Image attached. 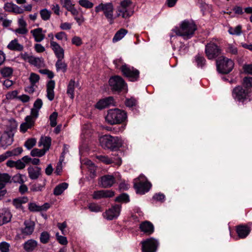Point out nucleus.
<instances>
[{"label":"nucleus","instance_id":"nucleus-38","mask_svg":"<svg viewBox=\"0 0 252 252\" xmlns=\"http://www.w3.org/2000/svg\"><path fill=\"white\" fill-rule=\"evenodd\" d=\"M228 32L231 35H239L242 33V26L237 25L235 27H230Z\"/></svg>","mask_w":252,"mask_h":252},{"label":"nucleus","instance_id":"nucleus-9","mask_svg":"<svg viewBox=\"0 0 252 252\" xmlns=\"http://www.w3.org/2000/svg\"><path fill=\"white\" fill-rule=\"evenodd\" d=\"M142 252H156L159 243L158 240L151 237L141 242Z\"/></svg>","mask_w":252,"mask_h":252},{"label":"nucleus","instance_id":"nucleus-59","mask_svg":"<svg viewBox=\"0 0 252 252\" xmlns=\"http://www.w3.org/2000/svg\"><path fill=\"white\" fill-rule=\"evenodd\" d=\"M137 101L133 98H127L125 101V104L127 107H131L136 104Z\"/></svg>","mask_w":252,"mask_h":252},{"label":"nucleus","instance_id":"nucleus-55","mask_svg":"<svg viewBox=\"0 0 252 252\" xmlns=\"http://www.w3.org/2000/svg\"><path fill=\"white\" fill-rule=\"evenodd\" d=\"M30 81L31 84L34 85L38 82L39 80V76L35 73H32L30 76Z\"/></svg>","mask_w":252,"mask_h":252},{"label":"nucleus","instance_id":"nucleus-49","mask_svg":"<svg viewBox=\"0 0 252 252\" xmlns=\"http://www.w3.org/2000/svg\"><path fill=\"white\" fill-rule=\"evenodd\" d=\"M226 51L232 55H237L238 53L237 48L233 44H228L226 49Z\"/></svg>","mask_w":252,"mask_h":252},{"label":"nucleus","instance_id":"nucleus-37","mask_svg":"<svg viewBox=\"0 0 252 252\" xmlns=\"http://www.w3.org/2000/svg\"><path fill=\"white\" fill-rule=\"evenodd\" d=\"M127 31L124 29L119 30L115 34L113 38V42H116L122 39L125 35L127 33Z\"/></svg>","mask_w":252,"mask_h":252},{"label":"nucleus","instance_id":"nucleus-23","mask_svg":"<svg viewBox=\"0 0 252 252\" xmlns=\"http://www.w3.org/2000/svg\"><path fill=\"white\" fill-rule=\"evenodd\" d=\"M12 215L10 212L5 209H0V226L9 222Z\"/></svg>","mask_w":252,"mask_h":252},{"label":"nucleus","instance_id":"nucleus-50","mask_svg":"<svg viewBox=\"0 0 252 252\" xmlns=\"http://www.w3.org/2000/svg\"><path fill=\"white\" fill-rule=\"evenodd\" d=\"M55 36L59 40L65 41L67 40V34L63 32H57Z\"/></svg>","mask_w":252,"mask_h":252},{"label":"nucleus","instance_id":"nucleus-8","mask_svg":"<svg viewBox=\"0 0 252 252\" xmlns=\"http://www.w3.org/2000/svg\"><path fill=\"white\" fill-rule=\"evenodd\" d=\"M124 75L128 78L130 81H136L139 77V71L133 66L125 64L121 67Z\"/></svg>","mask_w":252,"mask_h":252},{"label":"nucleus","instance_id":"nucleus-17","mask_svg":"<svg viewBox=\"0 0 252 252\" xmlns=\"http://www.w3.org/2000/svg\"><path fill=\"white\" fill-rule=\"evenodd\" d=\"M114 195V192L111 190H100L95 191L93 194L94 199H100L103 198H110Z\"/></svg>","mask_w":252,"mask_h":252},{"label":"nucleus","instance_id":"nucleus-53","mask_svg":"<svg viewBox=\"0 0 252 252\" xmlns=\"http://www.w3.org/2000/svg\"><path fill=\"white\" fill-rule=\"evenodd\" d=\"M45 184H35L32 186L31 189L33 191H42L44 188Z\"/></svg>","mask_w":252,"mask_h":252},{"label":"nucleus","instance_id":"nucleus-62","mask_svg":"<svg viewBox=\"0 0 252 252\" xmlns=\"http://www.w3.org/2000/svg\"><path fill=\"white\" fill-rule=\"evenodd\" d=\"M66 10L68 11H69L72 15L74 16H77L79 14V11L78 10L74 7V4H73L69 7H68Z\"/></svg>","mask_w":252,"mask_h":252},{"label":"nucleus","instance_id":"nucleus-33","mask_svg":"<svg viewBox=\"0 0 252 252\" xmlns=\"http://www.w3.org/2000/svg\"><path fill=\"white\" fill-rule=\"evenodd\" d=\"M63 60V59H58L56 63L55 66L58 72L62 71L64 73L67 70V64Z\"/></svg>","mask_w":252,"mask_h":252},{"label":"nucleus","instance_id":"nucleus-52","mask_svg":"<svg viewBox=\"0 0 252 252\" xmlns=\"http://www.w3.org/2000/svg\"><path fill=\"white\" fill-rule=\"evenodd\" d=\"M116 201L118 202H128L129 201V196L126 193H123L116 198Z\"/></svg>","mask_w":252,"mask_h":252},{"label":"nucleus","instance_id":"nucleus-32","mask_svg":"<svg viewBox=\"0 0 252 252\" xmlns=\"http://www.w3.org/2000/svg\"><path fill=\"white\" fill-rule=\"evenodd\" d=\"M29 176L31 179L35 180L38 178L40 174V168L38 167H30L28 169Z\"/></svg>","mask_w":252,"mask_h":252},{"label":"nucleus","instance_id":"nucleus-31","mask_svg":"<svg viewBox=\"0 0 252 252\" xmlns=\"http://www.w3.org/2000/svg\"><path fill=\"white\" fill-rule=\"evenodd\" d=\"M8 183H11V176L7 173H0V185L1 188L5 189V186Z\"/></svg>","mask_w":252,"mask_h":252},{"label":"nucleus","instance_id":"nucleus-56","mask_svg":"<svg viewBox=\"0 0 252 252\" xmlns=\"http://www.w3.org/2000/svg\"><path fill=\"white\" fill-rule=\"evenodd\" d=\"M29 209L32 212H40V211H41L40 206L37 205L35 203H30L29 204Z\"/></svg>","mask_w":252,"mask_h":252},{"label":"nucleus","instance_id":"nucleus-12","mask_svg":"<svg viewBox=\"0 0 252 252\" xmlns=\"http://www.w3.org/2000/svg\"><path fill=\"white\" fill-rule=\"evenodd\" d=\"M250 92L248 90H245L241 86L236 87L232 91V96L234 99L244 102L247 99Z\"/></svg>","mask_w":252,"mask_h":252},{"label":"nucleus","instance_id":"nucleus-5","mask_svg":"<svg viewBox=\"0 0 252 252\" xmlns=\"http://www.w3.org/2000/svg\"><path fill=\"white\" fill-rule=\"evenodd\" d=\"M114 10V5L112 2L101 3L95 7V12L102 11L110 24L113 22Z\"/></svg>","mask_w":252,"mask_h":252},{"label":"nucleus","instance_id":"nucleus-28","mask_svg":"<svg viewBox=\"0 0 252 252\" xmlns=\"http://www.w3.org/2000/svg\"><path fill=\"white\" fill-rule=\"evenodd\" d=\"M236 231L240 238H245L250 233V228L246 225H239L237 226Z\"/></svg>","mask_w":252,"mask_h":252},{"label":"nucleus","instance_id":"nucleus-3","mask_svg":"<svg viewBox=\"0 0 252 252\" xmlns=\"http://www.w3.org/2000/svg\"><path fill=\"white\" fill-rule=\"evenodd\" d=\"M127 114L125 111L119 109H114L108 111L105 120L108 123L115 125L125 122Z\"/></svg>","mask_w":252,"mask_h":252},{"label":"nucleus","instance_id":"nucleus-20","mask_svg":"<svg viewBox=\"0 0 252 252\" xmlns=\"http://www.w3.org/2000/svg\"><path fill=\"white\" fill-rule=\"evenodd\" d=\"M30 32L33 36L34 41L36 42H40L45 38L46 31H43L41 28L31 30Z\"/></svg>","mask_w":252,"mask_h":252},{"label":"nucleus","instance_id":"nucleus-26","mask_svg":"<svg viewBox=\"0 0 252 252\" xmlns=\"http://www.w3.org/2000/svg\"><path fill=\"white\" fill-rule=\"evenodd\" d=\"M43 105V102L41 99H37L33 104V107L31 109V115L34 118H37L38 116L39 111Z\"/></svg>","mask_w":252,"mask_h":252},{"label":"nucleus","instance_id":"nucleus-10","mask_svg":"<svg viewBox=\"0 0 252 252\" xmlns=\"http://www.w3.org/2000/svg\"><path fill=\"white\" fill-rule=\"evenodd\" d=\"M131 5V1L130 0H122L118 9V16H121L125 19L131 16L133 13L132 11L130 10Z\"/></svg>","mask_w":252,"mask_h":252},{"label":"nucleus","instance_id":"nucleus-29","mask_svg":"<svg viewBox=\"0 0 252 252\" xmlns=\"http://www.w3.org/2000/svg\"><path fill=\"white\" fill-rule=\"evenodd\" d=\"M51 139L50 137L47 136H42L38 142V146L41 147L43 146V149L47 152L48 150H49L51 146Z\"/></svg>","mask_w":252,"mask_h":252},{"label":"nucleus","instance_id":"nucleus-24","mask_svg":"<svg viewBox=\"0 0 252 252\" xmlns=\"http://www.w3.org/2000/svg\"><path fill=\"white\" fill-rule=\"evenodd\" d=\"M140 229L141 231L148 234H151L154 231V225L148 221L142 222L140 225Z\"/></svg>","mask_w":252,"mask_h":252},{"label":"nucleus","instance_id":"nucleus-14","mask_svg":"<svg viewBox=\"0 0 252 252\" xmlns=\"http://www.w3.org/2000/svg\"><path fill=\"white\" fill-rule=\"evenodd\" d=\"M117 173L114 175H105L100 178V185L102 188L111 187L116 182Z\"/></svg>","mask_w":252,"mask_h":252},{"label":"nucleus","instance_id":"nucleus-35","mask_svg":"<svg viewBox=\"0 0 252 252\" xmlns=\"http://www.w3.org/2000/svg\"><path fill=\"white\" fill-rule=\"evenodd\" d=\"M68 185L66 183H62L57 186L54 189V194L55 195H61L68 188Z\"/></svg>","mask_w":252,"mask_h":252},{"label":"nucleus","instance_id":"nucleus-43","mask_svg":"<svg viewBox=\"0 0 252 252\" xmlns=\"http://www.w3.org/2000/svg\"><path fill=\"white\" fill-rule=\"evenodd\" d=\"M13 72V69L12 68L9 67H5L2 68L0 70V73L2 76L4 77H9L12 75Z\"/></svg>","mask_w":252,"mask_h":252},{"label":"nucleus","instance_id":"nucleus-47","mask_svg":"<svg viewBox=\"0 0 252 252\" xmlns=\"http://www.w3.org/2000/svg\"><path fill=\"white\" fill-rule=\"evenodd\" d=\"M50 239V234L46 231H44L41 233L40 236V241L43 244H46L48 242Z\"/></svg>","mask_w":252,"mask_h":252},{"label":"nucleus","instance_id":"nucleus-41","mask_svg":"<svg viewBox=\"0 0 252 252\" xmlns=\"http://www.w3.org/2000/svg\"><path fill=\"white\" fill-rule=\"evenodd\" d=\"M46 151L42 149H38L37 148L33 149L31 152V155L32 157H41L43 156H44L45 154Z\"/></svg>","mask_w":252,"mask_h":252},{"label":"nucleus","instance_id":"nucleus-39","mask_svg":"<svg viewBox=\"0 0 252 252\" xmlns=\"http://www.w3.org/2000/svg\"><path fill=\"white\" fill-rule=\"evenodd\" d=\"M122 155L121 152H118L117 154H114L113 157L111 158L112 163L115 164L117 165L120 166L122 164V159L121 156Z\"/></svg>","mask_w":252,"mask_h":252},{"label":"nucleus","instance_id":"nucleus-51","mask_svg":"<svg viewBox=\"0 0 252 252\" xmlns=\"http://www.w3.org/2000/svg\"><path fill=\"white\" fill-rule=\"evenodd\" d=\"M243 84L246 88L252 87V77L247 76L244 77Z\"/></svg>","mask_w":252,"mask_h":252},{"label":"nucleus","instance_id":"nucleus-21","mask_svg":"<svg viewBox=\"0 0 252 252\" xmlns=\"http://www.w3.org/2000/svg\"><path fill=\"white\" fill-rule=\"evenodd\" d=\"M25 227L22 229V233L24 235H30L34 231L35 223L33 221L27 220L24 221Z\"/></svg>","mask_w":252,"mask_h":252},{"label":"nucleus","instance_id":"nucleus-61","mask_svg":"<svg viewBox=\"0 0 252 252\" xmlns=\"http://www.w3.org/2000/svg\"><path fill=\"white\" fill-rule=\"evenodd\" d=\"M20 58L25 61L30 63L32 56L29 54L27 52L21 53L20 54Z\"/></svg>","mask_w":252,"mask_h":252},{"label":"nucleus","instance_id":"nucleus-22","mask_svg":"<svg viewBox=\"0 0 252 252\" xmlns=\"http://www.w3.org/2000/svg\"><path fill=\"white\" fill-rule=\"evenodd\" d=\"M55 82L54 80H50L46 85V96L50 101H52L55 97L54 89Z\"/></svg>","mask_w":252,"mask_h":252},{"label":"nucleus","instance_id":"nucleus-64","mask_svg":"<svg viewBox=\"0 0 252 252\" xmlns=\"http://www.w3.org/2000/svg\"><path fill=\"white\" fill-rule=\"evenodd\" d=\"M243 68L246 73L252 75V64H244Z\"/></svg>","mask_w":252,"mask_h":252},{"label":"nucleus","instance_id":"nucleus-1","mask_svg":"<svg viewBox=\"0 0 252 252\" xmlns=\"http://www.w3.org/2000/svg\"><path fill=\"white\" fill-rule=\"evenodd\" d=\"M196 30L195 24L192 21L185 20L183 21L179 28H176L173 30L177 35L182 36L184 39L190 38Z\"/></svg>","mask_w":252,"mask_h":252},{"label":"nucleus","instance_id":"nucleus-48","mask_svg":"<svg viewBox=\"0 0 252 252\" xmlns=\"http://www.w3.org/2000/svg\"><path fill=\"white\" fill-rule=\"evenodd\" d=\"M36 140L35 138L28 139L25 143V146L29 150L32 149L36 144Z\"/></svg>","mask_w":252,"mask_h":252},{"label":"nucleus","instance_id":"nucleus-34","mask_svg":"<svg viewBox=\"0 0 252 252\" xmlns=\"http://www.w3.org/2000/svg\"><path fill=\"white\" fill-rule=\"evenodd\" d=\"M28 198L27 197H21L14 199L13 200V204L16 208L20 209L22 208V205L23 204H25L28 202Z\"/></svg>","mask_w":252,"mask_h":252},{"label":"nucleus","instance_id":"nucleus-36","mask_svg":"<svg viewBox=\"0 0 252 252\" xmlns=\"http://www.w3.org/2000/svg\"><path fill=\"white\" fill-rule=\"evenodd\" d=\"M75 82L74 80H71L68 85L67 88L66 93L72 99L74 97V89H75Z\"/></svg>","mask_w":252,"mask_h":252},{"label":"nucleus","instance_id":"nucleus-44","mask_svg":"<svg viewBox=\"0 0 252 252\" xmlns=\"http://www.w3.org/2000/svg\"><path fill=\"white\" fill-rule=\"evenodd\" d=\"M195 60L198 67H202L205 64L206 60L203 56L197 55L195 58Z\"/></svg>","mask_w":252,"mask_h":252},{"label":"nucleus","instance_id":"nucleus-58","mask_svg":"<svg viewBox=\"0 0 252 252\" xmlns=\"http://www.w3.org/2000/svg\"><path fill=\"white\" fill-rule=\"evenodd\" d=\"M57 239L58 242L62 245H67L68 242L67 239L65 237L59 235V233H57L56 234Z\"/></svg>","mask_w":252,"mask_h":252},{"label":"nucleus","instance_id":"nucleus-13","mask_svg":"<svg viewBox=\"0 0 252 252\" xmlns=\"http://www.w3.org/2000/svg\"><path fill=\"white\" fill-rule=\"evenodd\" d=\"M121 210V205H116L113 206L103 214V217L108 220L117 219L120 215Z\"/></svg>","mask_w":252,"mask_h":252},{"label":"nucleus","instance_id":"nucleus-11","mask_svg":"<svg viewBox=\"0 0 252 252\" xmlns=\"http://www.w3.org/2000/svg\"><path fill=\"white\" fill-rule=\"evenodd\" d=\"M109 84L113 91L117 92L123 89L126 85L125 81L119 76H114L111 77L109 80Z\"/></svg>","mask_w":252,"mask_h":252},{"label":"nucleus","instance_id":"nucleus-42","mask_svg":"<svg viewBox=\"0 0 252 252\" xmlns=\"http://www.w3.org/2000/svg\"><path fill=\"white\" fill-rule=\"evenodd\" d=\"M79 5L86 8H91L94 6V3L89 0H79L78 1Z\"/></svg>","mask_w":252,"mask_h":252},{"label":"nucleus","instance_id":"nucleus-16","mask_svg":"<svg viewBox=\"0 0 252 252\" xmlns=\"http://www.w3.org/2000/svg\"><path fill=\"white\" fill-rule=\"evenodd\" d=\"M115 105L114 98L112 96H109L98 101L95 106L96 108L101 110L106 107Z\"/></svg>","mask_w":252,"mask_h":252},{"label":"nucleus","instance_id":"nucleus-4","mask_svg":"<svg viewBox=\"0 0 252 252\" xmlns=\"http://www.w3.org/2000/svg\"><path fill=\"white\" fill-rule=\"evenodd\" d=\"M218 71L221 74H228L230 72L234 65L233 61L224 56H221L216 61Z\"/></svg>","mask_w":252,"mask_h":252},{"label":"nucleus","instance_id":"nucleus-6","mask_svg":"<svg viewBox=\"0 0 252 252\" xmlns=\"http://www.w3.org/2000/svg\"><path fill=\"white\" fill-rule=\"evenodd\" d=\"M134 187L137 193L143 194L147 192L151 187V184L148 182L144 176L140 175L134 180Z\"/></svg>","mask_w":252,"mask_h":252},{"label":"nucleus","instance_id":"nucleus-40","mask_svg":"<svg viewBox=\"0 0 252 252\" xmlns=\"http://www.w3.org/2000/svg\"><path fill=\"white\" fill-rule=\"evenodd\" d=\"M40 15L42 19L44 21H47L50 18L51 12L48 9L44 8L40 10Z\"/></svg>","mask_w":252,"mask_h":252},{"label":"nucleus","instance_id":"nucleus-46","mask_svg":"<svg viewBox=\"0 0 252 252\" xmlns=\"http://www.w3.org/2000/svg\"><path fill=\"white\" fill-rule=\"evenodd\" d=\"M88 208L91 212H98L102 211L101 207L99 205L94 203L89 204Z\"/></svg>","mask_w":252,"mask_h":252},{"label":"nucleus","instance_id":"nucleus-7","mask_svg":"<svg viewBox=\"0 0 252 252\" xmlns=\"http://www.w3.org/2000/svg\"><path fill=\"white\" fill-rule=\"evenodd\" d=\"M220 47L213 41H211L205 45V53L209 60H213L221 54Z\"/></svg>","mask_w":252,"mask_h":252},{"label":"nucleus","instance_id":"nucleus-15","mask_svg":"<svg viewBox=\"0 0 252 252\" xmlns=\"http://www.w3.org/2000/svg\"><path fill=\"white\" fill-rule=\"evenodd\" d=\"M14 134L12 132H4L0 139V144L1 147L5 149L7 146L12 144L13 141Z\"/></svg>","mask_w":252,"mask_h":252},{"label":"nucleus","instance_id":"nucleus-63","mask_svg":"<svg viewBox=\"0 0 252 252\" xmlns=\"http://www.w3.org/2000/svg\"><path fill=\"white\" fill-rule=\"evenodd\" d=\"M14 3L12 2H6L4 4L3 8L5 11L12 12Z\"/></svg>","mask_w":252,"mask_h":252},{"label":"nucleus","instance_id":"nucleus-45","mask_svg":"<svg viewBox=\"0 0 252 252\" xmlns=\"http://www.w3.org/2000/svg\"><path fill=\"white\" fill-rule=\"evenodd\" d=\"M83 164L86 165L90 170L91 172H94L96 168L94 163L90 160L85 159L83 161Z\"/></svg>","mask_w":252,"mask_h":252},{"label":"nucleus","instance_id":"nucleus-2","mask_svg":"<svg viewBox=\"0 0 252 252\" xmlns=\"http://www.w3.org/2000/svg\"><path fill=\"white\" fill-rule=\"evenodd\" d=\"M99 142L104 148L115 150L123 146L124 141L120 137L105 135L100 137Z\"/></svg>","mask_w":252,"mask_h":252},{"label":"nucleus","instance_id":"nucleus-54","mask_svg":"<svg viewBox=\"0 0 252 252\" xmlns=\"http://www.w3.org/2000/svg\"><path fill=\"white\" fill-rule=\"evenodd\" d=\"M58 113L56 112H53L50 116V125L54 127L57 125V118Z\"/></svg>","mask_w":252,"mask_h":252},{"label":"nucleus","instance_id":"nucleus-25","mask_svg":"<svg viewBox=\"0 0 252 252\" xmlns=\"http://www.w3.org/2000/svg\"><path fill=\"white\" fill-rule=\"evenodd\" d=\"M38 242L34 239H29L23 244V248L27 252H32L35 250Z\"/></svg>","mask_w":252,"mask_h":252},{"label":"nucleus","instance_id":"nucleus-60","mask_svg":"<svg viewBox=\"0 0 252 252\" xmlns=\"http://www.w3.org/2000/svg\"><path fill=\"white\" fill-rule=\"evenodd\" d=\"M18 92L16 90H14L11 92L7 93L6 94V98L7 99H13L16 98Z\"/></svg>","mask_w":252,"mask_h":252},{"label":"nucleus","instance_id":"nucleus-19","mask_svg":"<svg viewBox=\"0 0 252 252\" xmlns=\"http://www.w3.org/2000/svg\"><path fill=\"white\" fill-rule=\"evenodd\" d=\"M36 119L32 115L27 116L25 118V122L20 125V129L21 131L24 133L28 129L31 128L34 125Z\"/></svg>","mask_w":252,"mask_h":252},{"label":"nucleus","instance_id":"nucleus-27","mask_svg":"<svg viewBox=\"0 0 252 252\" xmlns=\"http://www.w3.org/2000/svg\"><path fill=\"white\" fill-rule=\"evenodd\" d=\"M7 48L11 51H22L24 49V46L18 42L17 39H14L9 43Z\"/></svg>","mask_w":252,"mask_h":252},{"label":"nucleus","instance_id":"nucleus-18","mask_svg":"<svg viewBox=\"0 0 252 252\" xmlns=\"http://www.w3.org/2000/svg\"><path fill=\"white\" fill-rule=\"evenodd\" d=\"M50 46L58 59L64 58V50L57 42L51 40Z\"/></svg>","mask_w":252,"mask_h":252},{"label":"nucleus","instance_id":"nucleus-57","mask_svg":"<svg viewBox=\"0 0 252 252\" xmlns=\"http://www.w3.org/2000/svg\"><path fill=\"white\" fill-rule=\"evenodd\" d=\"M10 245L6 242L0 243V251L1 252H9Z\"/></svg>","mask_w":252,"mask_h":252},{"label":"nucleus","instance_id":"nucleus-30","mask_svg":"<svg viewBox=\"0 0 252 252\" xmlns=\"http://www.w3.org/2000/svg\"><path fill=\"white\" fill-rule=\"evenodd\" d=\"M29 63L38 67H41L44 65V59L42 57H36L33 56H32Z\"/></svg>","mask_w":252,"mask_h":252}]
</instances>
